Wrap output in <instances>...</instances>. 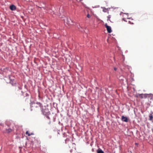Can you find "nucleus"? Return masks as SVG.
Segmentation results:
<instances>
[{"mask_svg": "<svg viewBox=\"0 0 153 153\" xmlns=\"http://www.w3.org/2000/svg\"><path fill=\"white\" fill-rule=\"evenodd\" d=\"M6 124L8 126V128H6L5 129V132L6 133H9L13 131L14 130V124L13 123L10 122H7Z\"/></svg>", "mask_w": 153, "mask_h": 153, "instance_id": "nucleus-1", "label": "nucleus"}, {"mask_svg": "<svg viewBox=\"0 0 153 153\" xmlns=\"http://www.w3.org/2000/svg\"><path fill=\"white\" fill-rule=\"evenodd\" d=\"M9 79L10 80V83L13 86H14L16 84V82L13 77H9Z\"/></svg>", "mask_w": 153, "mask_h": 153, "instance_id": "nucleus-2", "label": "nucleus"}, {"mask_svg": "<svg viewBox=\"0 0 153 153\" xmlns=\"http://www.w3.org/2000/svg\"><path fill=\"white\" fill-rule=\"evenodd\" d=\"M42 106V104L39 102H37L36 103H34L32 105V107H34L37 108L38 107H41Z\"/></svg>", "mask_w": 153, "mask_h": 153, "instance_id": "nucleus-3", "label": "nucleus"}, {"mask_svg": "<svg viewBox=\"0 0 153 153\" xmlns=\"http://www.w3.org/2000/svg\"><path fill=\"white\" fill-rule=\"evenodd\" d=\"M42 111L43 114L45 115H47L49 114V111L47 108H45V109H42Z\"/></svg>", "mask_w": 153, "mask_h": 153, "instance_id": "nucleus-4", "label": "nucleus"}, {"mask_svg": "<svg viewBox=\"0 0 153 153\" xmlns=\"http://www.w3.org/2000/svg\"><path fill=\"white\" fill-rule=\"evenodd\" d=\"M149 94H138L136 95L137 97L141 98V99L144 98H146V95H148Z\"/></svg>", "mask_w": 153, "mask_h": 153, "instance_id": "nucleus-5", "label": "nucleus"}, {"mask_svg": "<svg viewBox=\"0 0 153 153\" xmlns=\"http://www.w3.org/2000/svg\"><path fill=\"white\" fill-rule=\"evenodd\" d=\"M105 26L108 32V33H111L112 32V30L111 27L108 25L106 24H105Z\"/></svg>", "mask_w": 153, "mask_h": 153, "instance_id": "nucleus-6", "label": "nucleus"}, {"mask_svg": "<svg viewBox=\"0 0 153 153\" xmlns=\"http://www.w3.org/2000/svg\"><path fill=\"white\" fill-rule=\"evenodd\" d=\"M121 120L123 121L126 122H127L128 121V119L127 117L122 116L121 117Z\"/></svg>", "mask_w": 153, "mask_h": 153, "instance_id": "nucleus-7", "label": "nucleus"}, {"mask_svg": "<svg viewBox=\"0 0 153 153\" xmlns=\"http://www.w3.org/2000/svg\"><path fill=\"white\" fill-rule=\"evenodd\" d=\"M10 8L11 10H16V7L14 5L12 4L10 6Z\"/></svg>", "mask_w": 153, "mask_h": 153, "instance_id": "nucleus-8", "label": "nucleus"}, {"mask_svg": "<svg viewBox=\"0 0 153 153\" xmlns=\"http://www.w3.org/2000/svg\"><path fill=\"white\" fill-rule=\"evenodd\" d=\"M97 152V153H104V152L100 149H98Z\"/></svg>", "mask_w": 153, "mask_h": 153, "instance_id": "nucleus-9", "label": "nucleus"}, {"mask_svg": "<svg viewBox=\"0 0 153 153\" xmlns=\"http://www.w3.org/2000/svg\"><path fill=\"white\" fill-rule=\"evenodd\" d=\"M149 120H152L153 117L152 114H150L149 116Z\"/></svg>", "mask_w": 153, "mask_h": 153, "instance_id": "nucleus-10", "label": "nucleus"}, {"mask_svg": "<svg viewBox=\"0 0 153 153\" xmlns=\"http://www.w3.org/2000/svg\"><path fill=\"white\" fill-rule=\"evenodd\" d=\"M102 10L104 12H106L107 11V9L105 8H104Z\"/></svg>", "mask_w": 153, "mask_h": 153, "instance_id": "nucleus-11", "label": "nucleus"}, {"mask_svg": "<svg viewBox=\"0 0 153 153\" xmlns=\"http://www.w3.org/2000/svg\"><path fill=\"white\" fill-rule=\"evenodd\" d=\"M52 138V136L51 135H49L48 136V139H50Z\"/></svg>", "mask_w": 153, "mask_h": 153, "instance_id": "nucleus-12", "label": "nucleus"}, {"mask_svg": "<svg viewBox=\"0 0 153 153\" xmlns=\"http://www.w3.org/2000/svg\"><path fill=\"white\" fill-rule=\"evenodd\" d=\"M34 134L33 133H31L30 134H28V136H30L31 135H33Z\"/></svg>", "mask_w": 153, "mask_h": 153, "instance_id": "nucleus-13", "label": "nucleus"}, {"mask_svg": "<svg viewBox=\"0 0 153 153\" xmlns=\"http://www.w3.org/2000/svg\"><path fill=\"white\" fill-rule=\"evenodd\" d=\"M87 17L88 18H89L90 17H91V16L90 15H89V14H88V15H87Z\"/></svg>", "mask_w": 153, "mask_h": 153, "instance_id": "nucleus-14", "label": "nucleus"}, {"mask_svg": "<svg viewBox=\"0 0 153 153\" xmlns=\"http://www.w3.org/2000/svg\"><path fill=\"white\" fill-rule=\"evenodd\" d=\"M25 134H27V135H28V134H30V133H28V131H27L26 132V133H25Z\"/></svg>", "mask_w": 153, "mask_h": 153, "instance_id": "nucleus-15", "label": "nucleus"}, {"mask_svg": "<svg viewBox=\"0 0 153 153\" xmlns=\"http://www.w3.org/2000/svg\"><path fill=\"white\" fill-rule=\"evenodd\" d=\"M128 22L130 24H133V23H131V22L130 21H128Z\"/></svg>", "mask_w": 153, "mask_h": 153, "instance_id": "nucleus-16", "label": "nucleus"}, {"mask_svg": "<svg viewBox=\"0 0 153 153\" xmlns=\"http://www.w3.org/2000/svg\"><path fill=\"white\" fill-rule=\"evenodd\" d=\"M46 117L48 119H50V117L48 116L47 115Z\"/></svg>", "mask_w": 153, "mask_h": 153, "instance_id": "nucleus-17", "label": "nucleus"}, {"mask_svg": "<svg viewBox=\"0 0 153 153\" xmlns=\"http://www.w3.org/2000/svg\"><path fill=\"white\" fill-rule=\"evenodd\" d=\"M114 70L115 71H116L117 70V68H114Z\"/></svg>", "mask_w": 153, "mask_h": 153, "instance_id": "nucleus-18", "label": "nucleus"}, {"mask_svg": "<svg viewBox=\"0 0 153 153\" xmlns=\"http://www.w3.org/2000/svg\"><path fill=\"white\" fill-rule=\"evenodd\" d=\"M151 99H152L153 100V96L152 97Z\"/></svg>", "mask_w": 153, "mask_h": 153, "instance_id": "nucleus-19", "label": "nucleus"}, {"mask_svg": "<svg viewBox=\"0 0 153 153\" xmlns=\"http://www.w3.org/2000/svg\"><path fill=\"white\" fill-rule=\"evenodd\" d=\"M123 19L124 21H125V19H124V18H123ZM126 22H127V21H126Z\"/></svg>", "mask_w": 153, "mask_h": 153, "instance_id": "nucleus-20", "label": "nucleus"}, {"mask_svg": "<svg viewBox=\"0 0 153 153\" xmlns=\"http://www.w3.org/2000/svg\"><path fill=\"white\" fill-rule=\"evenodd\" d=\"M108 18H110V16H108Z\"/></svg>", "mask_w": 153, "mask_h": 153, "instance_id": "nucleus-21", "label": "nucleus"}, {"mask_svg": "<svg viewBox=\"0 0 153 153\" xmlns=\"http://www.w3.org/2000/svg\"><path fill=\"white\" fill-rule=\"evenodd\" d=\"M68 22H69V24H70V21H68Z\"/></svg>", "mask_w": 153, "mask_h": 153, "instance_id": "nucleus-22", "label": "nucleus"}, {"mask_svg": "<svg viewBox=\"0 0 153 153\" xmlns=\"http://www.w3.org/2000/svg\"><path fill=\"white\" fill-rule=\"evenodd\" d=\"M19 89H20V90L21 89V88H20V87H19Z\"/></svg>", "mask_w": 153, "mask_h": 153, "instance_id": "nucleus-23", "label": "nucleus"}, {"mask_svg": "<svg viewBox=\"0 0 153 153\" xmlns=\"http://www.w3.org/2000/svg\"><path fill=\"white\" fill-rule=\"evenodd\" d=\"M149 94V95H152V94Z\"/></svg>", "mask_w": 153, "mask_h": 153, "instance_id": "nucleus-24", "label": "nucleus"}]
</instances>
